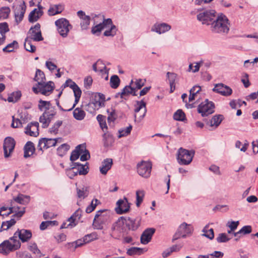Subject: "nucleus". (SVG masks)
<instances>
[{
  "mask_svg": "<svg viewBox=\"0 0 258 258\" xmlns=\"http://www.w3.org/2000/svg\"><path fill=\"white\" fill-rule=\"evenodd\" d=\"M140 225V218L133 219L130 217H121L112 224L111 235L116 239L122 237L123 243H130L133 241L130 231H136Z\"/></svg>",
  "mask_w": 258,
  "mask_h": 258,
  "instance_id": "obj_1",
  "label": "nucleus"
},
{
  "mask_svg": "<svg viewBox=\"0 0 258 258\" xmlns=\"http://www.w3.org/2000/svg\"><path fill=\"white\" fill-rule=\"evenodd\" d=\"M229 25L228 18L221 14L213 21L211 25V31L213 33L225 35L229 31Z\"/></svg>",
  "mask_w": 258,
  "mask_h": 258,
  "instance_id": "obj_2",
  "label": "nucleus"
},
{
  "mask_svg": "<svg viewBox=\"0 0 258 258\" xmlns=\"http://www.w3.org/2000/svg\"><path fill=\"white\" fill-rule=\"evenodd\" d=\"M109 29L104 32L105 36H114L116 33L117 29L116 27L112 24V20L110 19L104 20L102 23H100L92 27L91 32L93 34L99 35L101 30L105 28Z\"/></svg>",
  "mask_w": 258,
  "mask_h": 258,
  "instance_id": "obj_3",
  "label": "nucleus"
},
{
  "mask_svg": "<svg viewBox=\"0 0 258 258\" xmlns=\"http://www.w3.org/2000/svg\"><path fill=\"white\" fill-rule=\"evenodd\" d=\"M21 243L18 239H13V236L0 244V253L8 254L21 247Z\"/></svg>",
  "mask_w": 258,
  "mask_h": 258,
  "instance_id": "obj_4",
  "label": "nucleus"
},
{
  "mask_svg": "<svg viewBox=\"0 0 258 258\" xmlns=\"http://www.w3.org/2000/svg\"><path fill=\"white\" fill-rule=\"evenodd\" d=\"M195 154L194 150H186L180 148L177 153V160L180 165H187L192 161Z\"/></svg>",
  "mask_w": 258,
  "mask_h": 258,
  "instance_id": "obj_5",
  "label": "nucleus"
},
{
  "mask_svg": "<svg viewBox=\"0 0 258 258\" xmlns=\"http://www.w3.org/2000/svg\"><path fill=\"white\" fill-rule=\"evenodd\" d=\"M109 219V212L106 210H99L97 212L93 222V226L96 229L101 230Z\"/></svg>",
  "mask_w": 258,
  "mask_h": 258,
  "instance_id": "obj_6",
  "label": "nucleus"
},
{
  "mask_svg": "<svg viewBox=\"0 0 258 258\" xmlns=\"http://www.w3.org/2000/svg\"><path fill=\"white\" fill-rule=\"evenodd\" d=\"M97 119L99 123V125L104 134L103 138L104 145L105 147L110 146L113 142L112 136L107 132V126L106 122L105 117L101 114L97 116Z\"/></svg>",
  "mask_w": 258,
  "mask_h": 258,
  "instance_id": "obj_7",
  "label": "nucleus"
},
{
  "mask_svg": "<svg viewBox=\"0 0 258 258\" xmlns=\"http://www.w3.org/2000/svg\"><path fill=\"white\" fill-rule=\"evenodd\" d=\"M193 231V227L190 224L183 222L178 227L177 231L173 235L172 241H174L180 237L185 238L190 235Z\"/></svg>",
  "mask_w": 258,
  "mask_h": 258,
  "instance_id": "obj_8",
  "label": "nucleus"
},
{
  "mask_svg": "<svg viewBox=\"0 0 258 258\" xmlns=\"http://www.w3.org/2000/svg\"><path fill=\"white\" fill-rule=\"evenodd\" d=\"M58 33L62 37H66L70 30L72 28L69 21L65 18H60L55 22Z\"/></svg>",
  "mask_w": 258,
  "mask_h": 258,
  "instance_id": "obj_9",
  "label": "nucleus"
},
{
  "mask_svg": "<svg viewBox=\"0 0 258 258\" xmlns=\"http://www.w3.org/2000/svg\"><path fill=\"white\" fill-rule=\"evenodd\" d=\"M216 17L214 10H205L197 15V19L201 22L202 24L207 25H211Z\"/></svg>",
  "mask_w": 258,
  "mask_h": 258,
  "instance_id": "obj_10",
  "label": "nucleus"
},
{
  "mask_svg": "<svg viewBox=\"0 0 258 258\" xmlns=\"http://www.w3.org/2000/svg\"><path fill=\"white\" fill-rule=\"evenodd\" d=\"M20 208L19 207L12 206L10 207H2L0 209V215L8 216L12 213H15L12 217H17L18 219L21 218L25 213V208L23 207V210L19 211Z\"/></svg>",
  "mask_w": 258,
  "mask_h": 258,
  "instance_id": "obj_11",
  "label": "nucleus"
},
{
  "mask_svg": "<svg viewBox=\"0 0 258 258\" xmlns=\"http://www.w3.org/2000/svg\"><path fill=\"white\" fill-rule=\"evenodd\" d=\"M54 89V83L51 81L46 83L45 82L42 83V85H38L36 87H33L32 90L35 94L39 93L48 96L51 93Z\"/></svg>",
  "mask_w": 258,
  "mask_h": 258,
  "instance_id": "obj_12",
  "label": "nucleus"
},
{
  "mask_svg": "<svg viewBox=\"0 0 258 258\" xmlns=\"http://www.w3.org/2000/svg\"><path fill=\"white\" fill-rule=\"evenodd\" d=\"M214 103L206 99L198 106V111L204 117L212 114L214 112Z\"/></svg>",
  "mask_w": 258,
  "mask_h": 258,
  "instance_id": "obj_13",
  "label": "nucleus"
},
{
  "mask_svg": "<svg viewBox=\"0 0 258 258\" xmlns=\"http://www.w3.org/2000/svg\"><path fill=\"white\" fill-rule=\"evenodd\" d=\"M26 38L36 42L41 41L44 39L42 35L39 23H37L30 28L27 33Z\"/></svg>",
  "mask_w": 258,
  "mask_h": 258,
  "instance_id": "obj_14",
  "label": "nucleus"
},
{
  "mask_svg": "<svg viewBox=\"0 0 258 258\" xmlns=\"http://www.w3.org/2000/svg\"><path fill=\"white\" fill-rule=\"evenodd\" d=\"M152 163L150 161H142L137 165V171L138 174L145 178H148L150 176Z\"/></svg>",
  "mask_w": 258,
  "mask_h": 258,
  "instance_id": "obj_15",
  "label": "nucleus"
},
{
  "mask_svg": "<svg viewBox=\"0 0 258 258\" xmlns=\"http://www.w3.org/2000/svg\"><path fill=\"white\" fill-rule=\"evenodd\" d=\"M59 140H61V138H41L39 141L37 148L39 150L43 152V149H47L51 147L55 146Z\"/></svg>",
  "mask_w": 258,
  "mask_h": 258,
  "instance_id": "obj_16",
  "label": "nucleus"
},
{
  "mask_svg": "<svg viewBox=\"0 0 258 258\" xmlns=\"http://www.w3.org/2000/svg\"><path fill=\"white\" fill-rule=\"evenodd\" d=\"M16 142L15 140L11 137H7L4 142L3 149L4 156L5 158L10 157L14 151Z\"/></svg>",
  "mask_w": 258,
  "mask_h": 258,
  "instance_id": "obj_17",
  "label": "nucleus"
},
{
  "mask_svg": "<svg viewBox=\"0 0 258 258\" xmlns=\"http://www.w3.org/2000/svg\"><path fill=\"white\" fill-rule=\"evenodd\" d=\"M32 232L30 230L22 229H18L14 234L13 239L15 238L18 239L19 238V241L23 243L28 242L32 237Z\"/></svg>",
  "mask_w": 258,
  "mask_h": 258,
  "instance_id": "obj_18",
  "label": "nucleus"
},
{
  "mask_svg": "<svg viewBox=\"0 0 258 258\" xmlns=\"http://www.w3.org/2000/svg\"><path fill=\"white\" fill-rule=\"evenodd\" d=\"M130 209V204L127 199L124 197L123 199L119 200L116 203L115 210L118 214H123L128 212Z\"/></svg>",
  "mask_w": 258,
  "mask_h": 258,
  "instance_id": "obj_19",
  "label": "nucleus"
},
{
  "mask_svg": "<svg viewBox=\"0 0 258 258\" xmlns=\"http://www.w3.org/2000/svg\"><path fill=\"white\" fill-rule=\"evenodd\" d=\"M212 91L224 96H229L232 93V89L229 86L222 83L215 85Z\"/></svg>",
  "mask_w": 258,
  "mask_h": 258,
  "instance_id": "obj_20",
  "label": "nucleus"
},
{
  "mask_svg": "<svg viewBox=\"0 0 258 258\" xmlns=\"http://www.w3.org/2000/svg\"><path fill=\"white\" fill-rule=\"evenodd\" d=\"M14 8L15 21L17 22V24H18L23 19L24 15L26 11V6L24 2H23L22 4L15 6Z\"/></svg>",
  "mask_w": 258,
  "mask_h": 258,
  "instance_id": "obj_21",
  "label": "nucleus"
},
{
  "mask_svg": "<svg viewBox=\"0 0 258 258\" xmlns=\"http://www.w3.org/2000/svg\"><path fill=\"white\" fill-rule=\"evenodd\" d=\"M55 114V112L45 111L42 115L40 116L39 121L42 124L43 128H46L49 126L51 118Z\"/></svg>",
  "mask_w": 258,
  "mask_h": 258,
  "instance_id": "obj_22",
  "label": "nucleus"
},
{
  "mask_svg": "<svg viewBox=\"0 0 258 258\" xmlns=\"http://www.w3.org/2000/svg\"><path fill=\"white\" fill-rule=\"evenodd\" d=\"M155 232V229L154 228H148L144 230L141 236V243L147 244L150 242Z\"/></svg>",
  "mask_w": 258,
  "mask_h": 258,
  "instance_id": "obj_23",
  "label": "nucleus"
},
{
  "mask_svg": "<svg viewBox=\"0 0 258 258\" xmlns=\"http://www.w3.org/2000/svg\"><path fill=\"white\" fill-rule=\"evenodd\" d=\"M171 28V26L165 23H155L151 28V31L161 34L169 31Z\"/></svg>",
  "mask_w": 258,
  "mask_h": 258,
  "instance_id": "obj_24",
  "label": "nucleus"
},
{
  "mask_svg": "<svg viewBox=\"0 0 258 258\" xmlns=\"http://www.w3.org/2000/svg\"><path fill=\"white\" fill-rule=\"evenodd\" d=\"M38 127V122H31L26 127L25 133L30 136L37 137L39 135Z\"/></svg>",
  "mask_w": 258,
  "mask_h": 258,
  "instance_id": "obj_25",
  "label": "nucleus"
},
{
  "mask_svg": "<svg viewBox=\"0 0 258 258\" xmlns=\"http://www.w3.org/2000/svg\"><path fill=\"white\" fill-rule=\"evenodd\" d=\"M78 16L81 19L80 25L83 30H86L88 28L90 24V17L86 16L85 14L82 11H79L77 13Z\"/></svg>",
  "mask_w": 258,
  "mask_h": 258,
  "instance_id": "obj_26",
  "label": "nucleus"
},
{
  "mask_svg": "<svg viewBox=\"0 0 258 258\" xmlns=\"http://www.w3.org/2000/svg\"><path fill=\"white\" fill-rule=\"evenodd\" d=\"M39 9H34L30 12L29 15V21L31 23L37 21L39 18L42 15L43 12L40 10L42 8L41 6H38Z\"/></svg>",
  "mask_w": 258,
  "mask_h": 258,
  "instance_id": "obj_27",
  "label": "nucleus"
},
{
  "mask_svg": "<svg viewBox=\"0 0 258 258\" xmlns=\"http://www.w3.org/2000/svg\"><path fill=\"white\" fill-rule=\"evenodd\" d=\"M113 164L112 159L106 158L102 162V165L100 167V172L104 175L106 174L108 171L110 170Z\"/></svg>",
  "mask_w": 258,
  "mask_h": 258,
  "instance_id": "obj_28",
  "label": "nucleus"
},
{
  "mask_svg": "<svg viewBox=\"0 0 258 258\" xmlns=\"http://www.w3.org/2000/svg\"><path fill=\"white\" fill-rule=\"evenodd\" d=\"M82 211L80 209L76 212L68 219L69 222V225L72 227H75L78 223L79 220L81 217Z\"/></svg>",
  "mask_w": 258,
  "mask_h": 258,
  "instance_id": "obj_29",
  "label": "nucleus"
},
{
  "mask_svg": "<svg viewBox=\"0 0 258 258\" xmlns=\"http://www.w3.org/2000/svg\"><path fill=\"white\" fill-rule=\"evenodd\" d=\"M84 149L85 145L81 144L77 146L75 150L72 151L70 156V160L72 163H74V162L79 158L80 156L82 153V150Z\"/></svg>",
  "mask_w": 258,
  "mask_h": 258,
  "instance_id": "obj_30",
  "label": "nucleus"
},
{
  "mask_svg": "<svg viewBox=\"0 0 258 258\" xmlns=\"http://www.w3.org/2000/svg\"><path fill=\"white\" fill-rule=\"evenodd\" d=\"M146 103L143 101H137L136 102V107L135 109V112L136 113H138L142 108H144V112L142 115L139 116V120H142L146 115L147 112L146 109Z\"/></svg>",
  "mask_w": 258,
  "mask_h": 258,
  "instance_id": "obj_31",
  "label": "nucleus"
},
{
  "mask_svg": "<svg viewBox=\"0 0 258 258\" xmlns=\"http://www.w3.org/2000/svg\"><path fill=\"white\" fill-rule=\"evenodd\" d=\"M24 157L25 158L30 157L33 155L35 150L34 144L31 141L27 142L24 146Z\"/></svg>",
  "mask_w": 258,
  "mask_h": 258,
  "instance_id": "obj_32",
  "label": "nucleus"
},
{
  "mask_svg": "<svg viewBox=\"0 0 258 258\" xmlns=\"http://www.w3.org/2000/svg\"><path fill=\"white\" fill-rule=\"evenodd\" d=\"M73 165L76 167V172L79 175H86L89 172V167L87 163L83 165L80 163H72Z\"/></svg>",
  "mask_w": 258,
  "mask_h": 258,
  "instance_id": "obj_33",
  "label": "nucleus"
},
{
  "mask_svg": "<svg viewBox=\"0 0 258 258\" xmlns=\"http://www.w3.org/2000/svg\"><path fill=\"white\" fill-rule=\"evenodd\" d=\"M92 68L93 70L96 72L99 71L102 74H107V68L102 60H97L96 62L93 64Z\"/></svg>",
  "mask_w": 258,
  "mask_h": 258,
  "instance_id": "obj_34",
  "label": "nucleus"
},
{
  "mask_svg": "<svg viewBox=\"0 0 258 258\" xmlns=\"http://www.w3.org/2000/svg\"><path fill=\"white\" fill-rule=\"evenodd\" d=\"M134 83L132 80L130 85L125 86L121 91V99L127 100L128 97L131 93H133L134 87H131V85Z\"/></svg>",
  "mask_w": 258,
  "mask_h": 258,
  "instance_id": "obj_35",
  "label": "nucleus"
},
{
  "mask_svg": "<svg viewBox=\"0 0 258 258\" xmlns=\"http://www.w3.org/2000/svg\"><path fill=\"white\" fill-rule=\"evenodd\" d=\"M34 80L37 82L36 86L38 85H42V83L46 81L44 73L40 70L37 69Z\"/></svg>",
  "mask_w": 258,
  "mask_h": 258,
  "instance_id": "obj_36",
  "label": "nucleus"
},
{
  "mask_svg": "<svg viewBox=\"0 0 258 258\" xmlns=\"http://www.w3.org/2000/svg\"><path fill=\"white\" fill-rule=\"evenodd\" d=\"M86 116V113L82 108L77 107L73 111V116L77 120H82Z\"/></svg>",
  "mask_w": 258,
  "mask_h": 258,
  "instance_id": "obj_37",
  "label": "nucleus"
},
{
  "mask_svg": "<svg viewBox=\"0 0 258 258\" xmlns=\"http://www.w3.org/2000/svg\"><path fill=\"white\" fill-rule=\"evenodd\" d=\"M102 102L100 101H92L90 102L87 105L86 110L90 112H93L96 109H98L102 106Z\"/></svg>",
  "mask_w": 258,
  "mask_h": 258,
  "instance_id": "obj_38",
  "label": "nucleus"
},
{
  "mask_svg": "<svg viewBox=\"0 0 258 258\" xmlns=\"http://www.w3.org/2000/svg\"><path fill=\"white\" fill-rule=\"evenodd\" d=\"M224 119V116L221 114L214 115L210 120V126L217 127Z\"/></svg>",
  "mask_w": 258,
  "mask_h": 258,
  "instance_id": "obj_39",
  "label": "nucleus"
},
{
  "mask_svg": "<svg viewBox=\"0 0 258 258\" xmlns=\"http://www.w3.org/2000/svg\"><path fill=\"white\" fill-rule=\"evenodd\" d=\"M63 10V8L61 5H54L49 9L48 13L49 16H54L60 14Z\"/></svg>",
  "mask_w": 258,
  "mask_h": 258,
  "instance_id": "obj_40",
  "label": "nucleus"
},
{
  "mask_svg": "<svg viewBox=\"0 0 258 258\" xmlns=\"http://www.w3.org/2000/svg\"><path fill=\"white\" fill-rule=\"evenodd\" d=\"M32 40L26 38L24 42V47L26 51L34 53L36 51V47L32 44Z\"/></svg>",
  "mask_w": 258,
  "mask_h": 258,
  "instance_id": "obj_41",
  "label": "nucleus"
},
{
  "mask_svg": "<svg viewBox=\"0 0 258 258\" xmlns=\"http://www.w3.org/2000/svg\"><path fill=\"white\" fill-rule=\"evenodd\" d=\"M209 228V225H207L203 229L202 231L204 233L203 236L209 238L210 239H213L214 237V230L212 228L210 229Z\"/></svg>",
  "mask_w": 258,
  "mask_h": 258,
  "instance_id": "obj_42",
  "label": "nucleus"
},
{
  "mask_svg": "<svg viewBox=\"0 0 258 258\" xmlns=\"http://www.w3.org/2000/svg\"><path fill=\"white\" fill-rule=\"evenodd\" d=\"M120 80L117 75H113L110 80V87L113 89H116L119 86Z\"/></svg>",
  "mask_w": 258,
  "mask_h": 258,
  "instance_id": "obj_43",
  "label": "nucleus"
},
{
  "mask_svg": "<svg viewBox=\"0 0 258 258\" xmlns=\"http://www.w3.org/2000/svg\"><path fill=\"white\" fill-rule=\"evenodd\" d=\"M21 95L20 91L13 92L8 97L7 100L9 102H16L20 99Z\"/></svg>",
  "mask_w": 258,
  "mask_h": 258,
  "instance_id": "obj_44",
  "label": "nucleus"
},
{
  "mask_svg": "<svg viewBox=\"0 0 258 258\" xmlns=\"http://www.w3.org/2000/svg\"><path fill=\"white\" fill-rule=\"evenodd\" d=\"M143 252V249L141 248L132 247L128 248L127 250L126 253L128 255H140Z\"/></svg>",
  "mask_w": 258,
  "mask_h": 258,
  "instance_id": "obj_45",
  "label": "nucleus"
},
{
  "mask_svg": "<svg viewBox=\"0 0 258 258\" xmlns=\"http://www.w3.org/2000/svg\"><path fill=\"white\" fill-rule=\"evenodd\" d=\"M173 118L176 120L183 121L185 119V113L181 109H178L174 113Z\"/></svg>",
  "mask_w": 258,
  "mask_h": 258,
  "instance_id": "obj_46",
  "label": "nucleus"
},
{
  "mask_svg": "<svg viewBox=\"0 0 258 258\" xmlns=\"http://www.w3.org/2000/svg\"><path fill=\"white\" fill-rule=\"evenodd\" d=\"M18 47V43L17 41L14 40L12 43L8 44L3 49L4 52H11L14 51L15 48Z\"/></svg>",
  "mask_w": 258,
  "mask_h": 258,
  "instance_id": "obj_47",
  "label": "nucleus"
},
{
  "mask_svg": "<svg viewBox=\"0 0 258 258\" xmlns=\"http://www.w3.org/2000/svg\"><path fill=\"white\" fill-rule=\"evenodd\" d=\"M145 196V192L144 190H137L136 191V206L139 207L143 201V198Z\"/></svg>",
  "mask_w": 258,
  "mask_h": 258,
  "instance_id": "obj_48",
  "label": "nucleus"
},
{
  "mask_svg": "<svg viewBox=\"0 0 258 258\" xmlns=\"http://www.w3.org/2000/svg\"><path fill=\"white\" fill-rule=\"evenodd\" d=\"M70 149V146L67 144H62L57 148V153L59 156H63L66 152Z\"/></svg>",
  "mask_w": 258,
  "mask_h": 258,
  "instance_id": "obj_49",
  "label": "nucleus"
},
{
  "mask_svg": "<svg viewBox=\"0 0 258 258\" xmlns=\"http://www.w3.org/2000/svg\"><path fill=\"white\" fill-rule=\"evenodd\" d=\"M50 106L51 103L49 101H43L42 100L39 101L38 108L41 111L44 108L45 109V111H47V110L50 109Z\"/></svg>",
  "mask_w": 258,
  "mask_h": 258,
  "instance_id": "obj_50",
  "label": "nucleus"
},
{
  "mask_svg": "<svg viewBox=\"0 0 258 258\" xmlns=\"http://www.w3.org/2000/svg\"><path fill=\"white\" fill-rule=\"evenodd\" d=\"M132 126L130 125L124 129L120 130L118 131L119 135L118 136V138H121L123 137H125L128 135L132 131Z\"/></svg>",
  "mask_w": 258,
  "mask_h": 258,
  "instance_id": "obj_51",
  "label": "nucleus"
},
{
  "mask_svg": "<svg viewBox=\"0 0 258 258\" xmlns=\"http://www.w3.org/2000/svg\"><path fill=\"white\" fill-rule=\"evenodd\" d=\"M98 238V235L96 232H93L90 234H87L84 237V241L85 243H89L94 240Z\"/></svg>",
  "mask_w": 258,
  "mask_h": 258,
  "instance_id": "obj_52",
  "label": "nucleus"
},
{
  "mask_svg": "<svg viewBox=\"0 0 258 258\" xmlns=\"http://www.w3.org/2000/svg\"><path fill=\"white\" fill-rule=\"evenodd\" d=\"M10 9L9 7H5L0 9V18L2 19H7L10 13Z\"/></svg>",
  "mask_w": 258,
  "mask_h": 258,
  "instance_id": "obj_53",
  "label": "nucleus"
},
{
  "mask_svg": "<svg viewBox=\"0 0 258 258\" xmlns=\"http://www.w3.org/2000/svg\"><path fill=\"white\" fill-rule=\"evenodd\" d=\"M74 93V96H75V98L74 103L73 104L72 107L71 108L68 109H66L65 110L66 111H70L73 110V109H74L76 105L79 102V100H80V99L81 98V95H82V91L81 90V91H77L76 92H75Z\"/></svg>",
  "mask_w": 258,
  "mask_h": 258,
  "instance_id": "obj_54",
  "label": "nucleus"
},
{
  "mask_svg": "<svg viewBox=\"0 0 258 258\" xmlns=\"http://www.w3.org/2000/svg\"><path fill=\"white\" fill-rule=\"evenodd\" d=\"M71 168L67 170V174L70 178L73 179L75 176H77L78 174L76 172V167L74 166L72 163L71 165Z\"/></svg>",
  "mask_w": 258,
  "mask_h": 258,
  "instance_id": "obj_55",
  "label": "nucleus"
},
{
  "mask_svg": "<svg viewBox=\"0 0 258 258\" xmlns=\"http://www.w3.org/2000/svg\"><path fill=\"white\" fill-rule=\"evenodd\" d=\"M98 203H99V202L97 199L93 200L91 204L86 208V213H90L93 211H94Z\"/></svg>",
  "mask_w": 258,
  "mask_h": 258,
  "instance_id": "obj_56",
  "label": "nucleus"
},
{
  "mask_svg": "<svg viewBox=\"0 0 258 258\" xmlns=\"http://www.w3.org/2000/svg\"><path fill=\"white\" fill-rule=\"evenodd\" d=\"M230 239V238H228L225 233H220L216 238V240L218 243L226 242Z\"/></svg>",
  "mask_w": 258,
  "mask_h": 258,
  "instance_id": "obj_57",
  "label": "nucleus"
},
{
  "mask_svg": "<svg viewBox=\"0 0 258 258\" xmlns=\"http://www.w3.org/2000/svg\"><path fill=\"white\" fill-rule=\"evenodd\" d=\"M77 196L80 199H84L85 198L88 196V193L87 189L82 188V189L77 188Z\"/></svg>",
  "mask_w": 258,
  "mask_h": 258,
  "instance_id": "obj_58",
  "label": "nucleus"
},
{
  "mask_svg": "<svg viewBox=\"0 0 258 258\" xmlns=\"http://www.w3.org/2000/svg\"><path fill=\"white\" fill-rule=\"evenodd\" d=\"M62 121L61 120H57L53 125L49 128V132L50 133H54L55 134L57 133L58 128L61 126Z\"/></svg>",
  "mask_w": 258,
  "mask_h": 258,
  "instance_id": "obj_59",
  "label": "nucleus"
},
{
  "mask_svg": "<svg viewBox=\"0 0 258 258\" xmlns=\"http://www.w3.org/2000/svg\"><path fill=\"white\" fill-rule=\"evenodd\" d=\"M28 248L29 250L35 254H39L40 253V251L38 248L37 245L35 243H29L28 246Z\"/></svg>",
  "mask_w": 258,
  "mask_h": 258,
  "instance_id": "obj_60",
  "label": "nucleus"
},
{
  "mask_svg": "<svg viewBox=\"0 0 258 258\" xmlns=\"http://www.w3.org/2000/svg\"><path fill=\"white\" fill-rule=\"evenodd\" d=\"M82 153L80 157V160L82 161H85L88 160L90 157V153L88 150L86 149V146H85V149L82 150Z\"/></svg>",
  "mask_w": 258,
  "mask_h": 258,
  "instance_id": "obj_61",
  "label": "nucleus"
},
{
  "mask_svg": "<svg viewBox=\"0 0 258 258\" xmlns=\"http://www.w3.org/2000/svg\"><path fill=\"white\" fill-rule=\"evenodd\" d=\"M146 82V80H143L141 79H136L134 82L135 85V88L137 90L141 89L143 87Z\"/></svg>",
  "mask_w": 258,
  "mask_h": 258,
  "instance_id": "obj_62",
  "label": "nucleus"
},
{
  "mask_svg": "<svg viewBox=\"0 0 258 258\" xmlns=\"http://www.w3.org/2000/svg\"><path fill=\"white\" fill-rule=\"evenodd\" d=\"M68 85L69 87L73 90L74 93L81 90L80 87L78 86V85H77V84L75 82H73L70 79H69Z\"/></svg>",
  "mask_w": 258,
  "mask_h": 258,
  "instance_id": "obj_63",
  "label": "nucleus"
},
{
  "mask_svg": "<svg viewBox=\"0 0 258 258\" xmlns=\"http://www.w3.org/2000/svg\"><path fill=\"white\" fill-rule=\"evenodd\" d=\"M8 31H9V28L8 24L6 22L0 23V34L6 35Z\"/></svg>",
  "mask_w": 258,
  "mask_h": 258,
  "instance_id": "obj_64",
  "label": "nucleus"
}]
</instances>
